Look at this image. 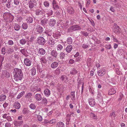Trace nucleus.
Wrapping results in <instances>:
<instances>
[{
    "label": "nucleus",
    "instance_id": "9b49d317",
    "mask_svg": "<svg viewBox=\"0 0 127 127\" xmlns=\"http://www.w3.org/2000/svg\"><path fill=\"white\" fill-rule=\"evenodd\" d=\"M56 20L54 19H50L48 22V24L50 26H53L55 24Z\"/></svg>",
    "mask_w": 127,
    "mask_h": 127
},
{
    "label": "nucleus",
    "instance_id": "5701e85b",
    "mask_svg": "<svg viewBox=\"0 0 127 127\" xmlns=\"http://www.w3.org/2000/svg\"><path fill=\"white\" fill-rule=\"evenodd\" d=\"M38 53L41 55H43L45 54V51L44 49L42 48H40L38 50Z\"/></svg>",
    "mask_w": 127,
    "mask_h": 127
},
{
    "label": "nucleus",
    "instance_id": "6e6552de",
    "mask_svg": "<svg viewBox=\"0 0 127 127\" xmlns=\"http://www.w3.org/2000/svg\"><path fill=\"white\" fill-rule=\"evenodd\" d=\"M35 29L36 32L39 33H42L44 30L43 28L39 25L37 26Z\"/></svg>",
    "mask_w": 127,
    "mask_h": 127
},
{
    "label": "nucleus",
    "instance_id": "20e7f679",
    "mask_svg": "<svg viewBox=\"0 0 127 127\" xmlns=\"http://www.w3.org/2000/svg\"><path fill=\"white\" fill-rule=\"evenodd\" d=\"M52 31L49 29H47L44 32H43L44 36V37L47 36L50 37L52 35Z\"/></svg>",
    "mask_w": 127,
    "mask_h": 127
},
{
    "label": "nucleus",
    "instance_id": "69168bd1",
    "mask_svg": "<svg viewBox=\"0 0 127 127\" xmlns=\"http://www.w3.org/2000/svg\"><path fill=\"white\" fill-rule=\"evenodd\" d=\"M110 11L113 12H114L115 11L114 9V7L113 6H111L110 7Z\"/></svg>",
    "mask_w": 127,
    "mask_h": 127
},
{
    "label": "nucleus",
    "instance_id": "de8ad7c7",
    "mask_svg": "<svg viewBox=\"0 0 127 127\" xmlns=\"http://www.w3.org/2000/svg\"><path fill=\"white\" fill-rule=\"evenodd\" d=\"M57 48L58 51H60L62 49L63 47L61 45L59 44L57 46Z\"/></svg>",
    "mask_w": 127,
    "mask_h": 127
},
{
    "label": "nucleus",
    "instance_id": "e433bc0d",
    "mask_svg": "<svg viewBox=\"0 0 127 127\" xmlns=\"http://www.w3.org/2000/svg\"><path fill=\"white\" fill-rule=\"evenodd\" d=\"M7 52L8 54H11L14 51L13 48H8L6 49Z\"/></svg>",
    "mask_w": 127,
    "mask_h": 127
},
{
    "label": "nucleus",
    "instance_id": "a18cd8bd",
    "mask_svg": "<svg viewBox=\"0 0 127 127\" xmlns=\"http://www.w3.org/2000/svg\"><path fill=\"white\" fill-rule=\"evenodd\" d=\"M20 43L22 45L25 44L26 42V41L23 38L20 41Z\"/></svg>",
    "mask_w": 127,
    "mask_h": 127
},
{
    "label": "nucleus",
    "instance_id": "3c124183",
    "mask_svg": "<svg viewBox=\"0 0 127 127\" xmlns=\"http://www.w3.org/2000/svg\"><path fill=\"white\" fill-rule=\"evenodd\" d=\"M61 73V71L59 69L57 68L55 71V74L57 75H59Z\"/></svg>",
    "mask_w": 127,
    "mask_h": 127
},
{
    "label": "nucleus",
    "instance_id": "864d4df0",
    "mask_svg": "<svg viewBox=\"0 0 127 127\" xmlns=\"http://www.w3.org/2000/svg\"><path fill=\"white\" fill-rule=\"evenodd\" d=\"M56 123V120L55 119H52L49 121V123L51 124H53Z\"/></svg>",
    "mask_w": 127,
    "mask_h": 127
},
{
    "label": "nucleus",
    "instance_id": "7ed1b4c3",
    "mask_svg": "<svg viewBox=\"0 0 127 127\" xmlns=\"http://www.w3.org/2000/svg\"><path fill=\"white\" fill-rule=\"evenodd\" d=\"M37 42L39 44L43 45L45 43V40L43 37H39L37 39Z\"/></svg>",
    "mask_w": 127,
    "mask_h": 127
},
{
    "label": "nucleus",
    "instance_id": "9d476101",
    "mask_svg": "<svg viewBox=\"0 0 127 127\" xmlns=\"http://www.w3.org/2000/svg\"><path fill=\"white\" fill-rule=\"evenodd\" d=\"M60 79L62 81L66 83L68 79V78L66 75H63L61 76Z\"/></svg>",
    "mask_w": 127,
    "mask_h": 127
},
{
    "label": "nucleus",
    "instance_id": "412c9836",
    "mask_svg": "<svg viewBox=\"0 0 127 127\" xmlns=\"http://www.w3.org/2000/svg\"><path fill=\"white\" fill-rule=\"evenodd\" d=\"M3 75L6 77L8 78L10 76L9 73L7 71L4 70L3 72Z\"/></svg>",
    "mask_w": 127,
    "mask_h": 127
},
{
    "label": "nucleus",
    "instance_id": "4468645a",
    "mask_svg": "<svg viewBox=\"0 0 127 127\" xmlns=\"http://www.w3.org/2000/svg\"><path fill=\"white\" fill-rule=\"evenodd\" d=\"M43 11L42 9L40 10V9H37L35 11V13L36 15L40 16L42 14Z\"/></svg>",
    "mask_w": 127,
    "mask_h": 127
},
{
    "label": "nucleus",
    "instance_id": "e2e57ef3",
    "mask_svg": "<svg viewBox=\"0 0 127 127\" xmlns=\"http://www.w3.org/2000/svg\"><path fill=\"white\" fill-rule=\"evenodd\" d=\"M37 118L38 120L40 121H41L42 120V117L40 115H38Z\"/></svg>",
    "mask_w": 127,
    "mask_h": 127
},
{
    "label": "nucleus",
    "instance_id": "052dcab7",
    "mask_svg": "<svg viewBox=\"0 0 127 127\" xmlns=\"http://www.w3.org/2000/svg\"><path fill=\"white\" fill-rule=\"evenodd\" d=\"M5 127H11V125L9 123H7L5 124Z\"/></svg>",
    "mask_w": 127,
    "mask_h": 127
},
{
    "label": "nucleus",
    "instance_id": "c03bdc74",
    "mask_svg": "<svg viewBox=\"0 0 127 127\" xmlns=\"http://www.w3.org/2000/svg\"><path fill=\"white\" fill-rule=\"evenodd\" d=\"M32 95V94L31 93H29L27 94L26 97L28 99H30L31 98Z\"/></svg>",
    "mask_w": 127,
    "mask_h": 127
},
{
    "label": "nucleus",
    "instance_id": "a878e982",
    "mask_svg": "<svg viewBox=\"0 0 127 127\" xmlns=\"http://www.w3.org/2000/svg\"><path fill=\"white\" fill-rule=\"evenodd\" d=\"M14 106L15 108L18 109H19L21 107L20 103L18 102H15Z\"/></svg>",
    "mask_w": 127,
    "mask_h": 127
},
{
    "label": "nucleus",
    "instance_id": "0eeeda50",
    "mask_svg": "<svg viewBox=\"0 0 127 127\" xmlns=\"http://www.w3.org/2000/svg\"><path fill=\"white\" fill-rule=\"evenodd\" d=\"M48 22V19L44 18L41 20L40 24L43 26L44 27L46 26V25L47 24Z\"/></svg>",
    "mask_w": 127,
    "mask_h": 127
},
{
    "label": "nucleus",
    "instance_id": "603ef678",
    "mask_svg": "<svg viewBox=\"0 0 127 127\" xmlns=\"http://www.w3.org/2000/svg\"><path fill=\"white\" fill-rule=\"evenodd\" d=\"M81 33L83 35L85 36H87L88 35V33L86 32L82 31L81 32Z\"/></svg>",
    "mask_w": 127,
    "mask_h": 127
},
{
    "label": "nucleus",
    "instance_id": "f3484780",
    "mask_svg": "<svg viewBox=\"0 0 127 127\" xmlns=\"http://www.w3.org/2000/svg\"><path fill=\"white\" fill-rule=\"evenodd\" d=\"M35 98L38 101L41 100L42 99L41 95L40 94H36L35 95Z\"/></svg>",
    "mask_w": 127,
    "mask_h": 127
},
{
    "label": "nucleus",
    "instance_id": "7c9ffc66",
    "mask_svg": "<svg viewBox=\"0 0 127 127\" xmlns=\"http://www.w3.org/2000/svg\"><path fill=\"white\" fill-rule=\"evenodd\" d=\"M14 30L16 31H18L20 30V27L18 24H15L14 26Z\"/></svg>",
    "mask_w": 127,
    "mask_h": 127
},
{
    "label": "nucleus",
    "instance_id": "bf43d9fd",
    "mask_svg": "<svg viewBox=\"0 0 127 127\" xmlns=\"http://www.w3.org/2000/svg\"><path fill=\"white\" fill-rule=\"evenodd\" d=\"M4 58V56L0 55V63L2 64Z\"/></svg>",
    "mask_w": 127,
    "mask_h": 127
},
{
    "label": "nucleus",
    "instance_id": "13d9d810",
    "mask_svg": "<svg viewBox=\"0 0 127 127\" xmlns=\"http://www.w3.org/2000/svg\"><path fill=\"white\" fill-rule=\"evenodd\" d=\"M119 54H121V55H122L125 52V50L123 49H121L119 50Z\"/></svg>",
    "mask_w": 127,
    "mask_h": 127
},
{
    "label": "nucleus",
    "instance_id": "aec40b11",
    "mask_svg": "<svg viewBox=\"0 0 127 127\" xmlns=\"http://www.w3.org/2000/svg\"><path fill=\"white\" fill-rule=\"evenodd\" d=\"M72 49V47L71 45H68L66 48V51L68 53H69Z\"/></svg>",
    "mask_w": 127,
    "mask_h": 127
},
{
    "label": "nucleus",
    "instance_id": "8fccbe9b",
    "mask_svg": "<svg viewBox=\"0 0 127 127\" xmlns=\"http://www.w3.org/2000/svg\"><path fill=\"white\" fill-rule=\"evenodd\" d=\"M91 58H88L87 61V65L88 66H90L91 65Z\"/></svg>",
    "mask_w": 127,
    "mask_h": 127
},
{
    "label": "nucleus",
    "instance_id": "37998d69",
    "mask_svg": "<svg viewBox=\"0 0 127 127\" xmlns=\"http://www.w3.org/2000/svg\"><path fill=\"white\" fill-rule=\"evenodd\" d=\"M25 92L23 91L19 93L18 95H17V99H19L20 98L23 96V95L25 94Z\"/></svg>",
    "mask_w": 127,
    "mask_h": 127
},
{
    "label": "nucleus",
    "instance_id": "cd10ccee",
    "mask_svg": "<svg viewBox=\"0 0 127 127\" xmlns=\"http://www.w3.org/2000/svg\"><path fill=\"white\" fill-rule=\"evenodd\" d=\"M6 96L5 95H1L0 96V101H3L6 99Z\"/></svg>",
    "mask_w": 127,
    "mask_h": 127
},
{
    "label": "nucleus",
    "instance_id": "4d7b16f0",
    "mask_svg": "<svg viewBox=\"0 0 127 127\" xmlns=\"http://www.w3.org/2000/svg\"><path fill=\"white\" fill-rule=\"evenodd\" d=\"M105 47V48L108 49H110L112 48L111 45L110 44L106 45Z\"/></svg>",
    "mask_w": 127,
    "mask_h": 127
},
{
    "label": "nucleus",
    "instance_id": "0e129e2a",
    "mask_svg": "<svg viewBox=\"0 0 127 127\" xmlns=\"http://www.w3.org/2000/svg\"><path fill=\"white\" fill-rule=\"evenodd\" d=\"M53 7L55 9H57L59 8V6L57 4L55 5H53Z\"/></svg>",
    "mask_w": 127,
    "mask_h": 127
},
{
    "label": "nucleus",
    "instance_id": "72a5a7b5",
    "mask_svg": "<svg viewBox=\"0 0 127 127\" xmlns=\"http://www.w3.org/2000/svg\"><path fill=\"white\" fill-rule=\"evenodd\" d=\"M66 41L68 44H71L72 42V40L71 37H68L66 40Z\"/></svg>",
    "mask_w": 127,
    "mask_h": 127
},
{
    "label": "nucleus",
    "instance_id": "c9c22d12",
    "mask_svg": "<svg viewBox=\"0 0 127 127\" xmlns=\"http://www.w3.org/2000/svg\"><path fill=\"white\" fill-rule=\"evenodd\" d=\"M48 43L50 45H53L55 43L54 40L52 38H50L49 40Z\"/></svg>",
    "mask_w": 127,
    "mask_h": 127
},
{
    "label": "nucleus",
    "instance_id": "a211bd4d",
    "mask_svg": "<svg viewBox=\"0 0 127 127\" xmlns=\"http://www.w3.org/2000/svg\"><path fill=\"white\" fill-rule=\"evenodd\" d=\"M45 95L47 97H48L50 94V91L48 89H45L44 92Z\"/></svg>",
    "mask_w": 127,
    "mask_h": 127
},
{
    "label": "nucleus",
    "instance_id": "1a4fd4ad",
    "mask_svg": "<svg viewBox=\"0 0 127 127\" xmlns=\"http://www.w3.org/2000/svg\"><path fill=\"white\" fill-rule=\"evenodd\" d=\"M24 64L27 66H30L32 62L29 59L26 58L24 60Z\"/></svg>",
    "mask_w": 127,
    "mask_h": 127
},
{
    "label": "nucleus",
    "instance_id": "393cba45",
    "mask_svg": "<svg viewBox=\"0 0 127 127\" xmlns=\"http://www.w3.org/2000/svg\"><path fill=\"white\" fill-rule=\"evenodd\" d=\"M67 12L70 14H72L74 13V10L71 7H69L67 8Z\"/></svg>",
    "mask_w": 127,
    "mask_h": 127
},
{
    "label": "nucleus",
    "instance_id": "423d86ee",
    "mask_svg": "<svg viewBox=\"0 0 127 127\" xmlns=\"http://www.w3.org/2000/svg\"><path fill=\"white\" fill-rule=\"evenodd\" d=\"M97 71V74L98 76H102L104 75L106 73L105 69L104 68H101V69L98 70Z\"/></svg>",
    "mask_w": 127,
    "mask_h": 127
},
{
    "label": "nucleus",
    "instance_id": "f8f14e48",
    "mask_svg": "<svg viewBox=\"0 0 127 127\" xmlns=\"http://www.w3.org/2000/svg\"><path fill=\"white\" fill-rule=\"evenodd\" d=\"M51 53L52 56L53 57L55 58H57L58 55V54L55 50H52Z\"/></svg>",
    "mask_w": 127,
    "mask_h": 127
},
{
    "label": "nucleus",
    "instance_id": "f257e3e1",
    "mask_svg": "<svg viewBox=\"0 0 127 127\" xmlns=\"http://www.w3.org/2000/svg\"><path fill=\"white\" fill-rule=\"evenodd\" d=\"M13 74L14 77L17 80H21L23 77L22 71L18 68H15L14 69Z\"/></svg>",
    "mask_w": 127,
    "mask_h": 127
},
{
    "label": "nucleus",
    "instance_id": "f03ea898",
    "mask_svg": "<svg viewBox=\"0 0 127 127\" xmlns=\"http://www.w3.org/2000/svg\"><path fill=\"white\" fill-rule=\"evenodd\" d=\"M35 0H30L29 2V8L32 9L34 6H36L37 3Z\"/></svg>",
    "mask_w": 127,
    "mask_h": 127
},
{
    "label": "nucleus",
    "instance_id": "2f4dec72",
    "mask_svg": "<svg viewBox=\"0 0 127 127\" xmlns=\"http://www.w3.org/2000/svg\"><path fill=\"white\" fill-rule=\"evenodd\" d=\"M7 52V50L5 47H3L1 49V54L3 55H5Z\"/></svg>",
    "mask_w": 127,
    "mask_h": 127
},
{
    "label": "nucleus",
    "instance_id": "774afa93",
    "mask_svg": "<svg viewBox=\"0 0 127 127\" xmlns=\"http://www.w3.org/2000/svg\"><path fill=\"white\" fill-rule=\"evenodd\" d=\"M10 2L9 1L7 2L6 4V6L8 8H10Z\"/></svg>",
    "mask_w": 127,
    "mask_h": 127
},
{
    "label": "nucleus",
    "instance_id": "4be33fe9",
    "mask_svg": "<svg viewBox=\"0 0 127 127\" xmlns=\"http://www.w3.org/2000/svg\"><path fill=\"white\" fill-rule=\"evenodd\" d=\"M64 124L61 122H58L56 124V127H64Z\"/></svg>",
    "mask_w": 127,
    "mask_h": 127
},
{
    "label": "nucleus",
    "instance_id": "c756f323",
    "mask_svg": "<svg viewBox=\"0 0 127 127\" xmlns=\"http://www.w3.org/2000/svg\"><path fill=\"white\" fill-rule=\"evenodd\" d=\"M26 20L28 23H31L32 22L33 18L31 17H29Z\"/></svg>",
    "mask_w": 127,
    "mask_h": 127
},
{
    "label": "nucleus",
    "instance_id": "09e8293b",
    "mask_svg": "<svg viewBox=\"0 0 127 127\" xmlns=\"http://www.w3.org/2000/svg\"><path fill=\"white\" fill-rule=\"evenodd\" d=\"M52 11L51 10H49L47 11L46 14L48 15V17H49L52 15Z\"/></svg>",
    "mask_w": 127,
    "mask_h": 127
},
{
    "label": "nucleus",
    "instance_id": "5fc2aeb1",
    "mask_svg": "<svg viewBox=\"0 0 127 127\" xmlns=\"http://www.w3.org/2000/svg\"><path fill=\"white\" fill-rule=\"evenodd\" d=\"M44 5L45 7L48 8L49 6V3L48 1H45L44 2Z\"/></svg>",
    "mask_w": 127,
    "mask_h": 127
},
{
    "label": "nucleus",
    "instance_id": "b1692460",
    "mask_svg": "<svg viewBox=\"0 0 127 127\" xmlns=\"http://www.w3.org/2000/svg\"><path fill=\"white\" fill-rule=\"evenodd\" d=\"M40 61L42 64H45L46 63L47 61L45 57H42L40 58Z\"/></svg>",
    "mask_w": 127,
    "mask_h": 127
},
{
    "label": "nucleus",
    "instance_id": "79ce46f5",
    "mask_svg": "<svg viewBox=\"0 0 127 127\" xmlns=\"http://www.w3.org/2000/svg\"><path fill=\"white\" fill-rule=\"evenodd\" d=\"M42 103L44 104L45 105H46L48 102L47 99L44 97L42 98Z\"/></svg>",
    "mask_w": 127,
    "mask_h": 127
},
{
    "label": "nucleus",
    "instance_id": "6ab92c4d",
    "mask_svg": "<svg viewBox=\"0 0 127 127\" xmlns=\"http://www.w3.org/2000/svg\"><path fill=\"white\" fill-rule=\"evenodd\" d=\"M23 121H14V124L16 126H20L22 125L23 123Z\"/></svg>",
    "mask_w": 127,
    "mask_h": 127
},
{
    "label": "nucleus",
    "instance_id": "473e14b6",
    "mask_svg": "<svg viewBox=\"0 0 127 127\" xmlns=\"http://www.w3.org/2000/svg\"><path fill=\"white\" fill-rule=\"evenodd\" d=\"M36 73V69L34 67H33L31 70V73L32 75H34Z\"/></svg>",
    "mask_w": 127,
    "mask_h": 127
},
{
    "label": "nucleus",
    "instance_id": "338daca9",
    "mask_svg": "<svg viewBox=\"0 0 127 127\" xmlns=\"http://www.w3.org/2000/svg\"><path fill=\"white\" fill-rule=\"evenodd\" d=\"M82 47L84 49H86L88 48V46L86 44H83L82 45Z\"/></svg>",
    "mask_w": 127,
    "mask_h": 127
},
{
    "label": "nucleus",
    "instance_id": "39448f33",
    "mask_svg": "<svg viewBox=\"0 0 127 127\" xmlns=\"http://www.w3.org/2000/svg\"><path fill=\"white\" fill-rule=\"evenodd\" d=\"M70 29L73 31L79 30L81 29V27L78 25H74L70 27Z\"/></svg>",
    "mask_w": 127,
    "mask_h": 127
},
{
    "label": "nucleus",
    "instance_id": "58836bf2",
    "mask_svg": "<svg viewBox=\"0 0 127 127\" xmlns=\"http://www.w3.org/2000/svg\"><path fill=\"white\" fill-rule=\"evenodd\" d=\"M116 116L115 114V112L113 111L112 113H111L109 115V117L112 118H115Z\"/></svg>",
    "mask_w": 127,
    "mask_h": 127
},
{
    "label": "nucleus",
    "instance_id": "a19ab883",
    "mask_svg": "<svg viewBox=\"0 0 127 127\" xmlns=\"http://www.w3.org/2000/svg\"><path fill=\"white\" fill-rule=\"evenodd\" d=\"M61 35L59 33H56L53 34V36L55 39H58L59 38Z\"/></svg>",
    "mask_w": 127,
    "mask_h": 127
},
{
    "label": "nucleus",
    "instance_id": "6e6d98bb",
    "mask_svg": "<svg viewBox=\"0 0 127 127\" xmlns=\"http://www.w3.org/2000/svg\"><path fill=\"white\" fill-rule=\"evenodd\" d=\"M65 56V54L64 53L62 52L60 54V59H63Z\"/></svg>",
    "mask_w": 127,
    "mask_h": 127
},
{
    "label": "nucleus",
    "instance_id": "680f3d73",
    "mask_svg": "<svg viewBox=\"0 0 127 127\" xmlns=\"http://www.w3.org/2000/svg\"><path fill=\"white\" fill-rule=\"evenodd\" d=\"M8 43L9 45H12L13 44V42L12 40H9L8 42Z\"/></svg>",
    "mask_w": 127,
    "mask_h": 127
},
{
    "label": "nucleus",
    "instance_id": "2eb2a0df",
    "mask_svg": "<svg viewBox=\"0 0 127 127\" xmlns=\"http://www.w3.org/2000/svg\"><path fill=\"white\" fill-rule=\"evenodd\" d=\"M89 103L91 106H94L95 103V100L92 98H90L89 100Z\"/></svg>",
    "mask_w": 127,
    "mask_h": 127
},
{
    "label": "nucleus",
    "instance_id": "f704fd0d",
    "mask_svg": "<svg viewBox=\"0 0 127 127\" xmlns=\"http://www.w3.org/2000/svg\"><path fill=\"white\" fill-rule=\"evenodd\" d=\"M78 73V71L75 70L74 68H73L70 71V74L72 75H74Z\"/></svg>",
    "mask_w": 127,
    "mask_h": 127
},
{
    "label": "nucleus",
    "instance_id": "c85d7f7f",
    "mask_svg": "<svg viewBox=\"0 0 127 127\" xmlns=\"http://www.w3.org/2000/svg\"><path fill=\"white\" fill-rule=\"evenodd\" d=\"M74 93V92H72L70 93V95H71V96H70V97L72 100H74L75 99V95Z\"/></svg>",
    "mask_w": 127,
    "mask_h": 127
},
{
    "label": "nucleus",
    "instance_id": "4c0bfd02",
    "mask_svg": "<svg viewBox=\"0 0 127 127\" xmlns=\"http://www.w3.org/2000/svg\"><path fill=\"white\" fill-rule=\"evenodd\" d=\"M28 27V24L26 23H23L22 25V28L24 30L26 29Z\"/></svg>",
    "mask_w": 127,
    "mask_h": 127
},
{
    "label": "nucleus",
    "instance_id": "49530a36",
    "mask_svg": "<svg viewBox=\"0 0 127 127\" xmlns=\"http://www.w3.org/2000/svg\"><path fill=\"white\" fill-rule=\"evenodd\" d=\"M90 115L92 118L94 119H97V116L95 115V114L93 113H91L90 114Z\"/></svg>",
    "mask_w": 127,
    "mask_h": 127
},
{
    "label": "nucleus",
    "instance_id": "bb28decb",
    "mask_svg": "<svg viewBox=\"0 0 127 127\" xmlns=\"http://www.w3.org/2000/svg\"><path fill=\"white\" fill-rule=\"evenodd\" d=\"M121 29L118 26H116L114 32L116 33H119L120 32Z\"/></svg>",
    "mask_w": 127,
    "mask_h": 127
},
{
    "label": "nucleus",
    "instance_id": "dca6fc26",
    "mask_svg": "<svg viewBox=\"0 0 127 127\" xmlns=\"http://www.w3.org/2000/svg\"><path fill=\"white\" fill-rule=\"evenodd\" d=\"M116 92V89L114 88H112L109 90L108 94L109 95H113L115 94Z\"/></svg>",
    "mask_w": 127,
    "mask_h": 127
},
{
    "label": "nucleus",
    "instance_id": "ea45409f",
    "mask_svg": "<svg viewBox=\"0 0 127 127\" xmlns=\"http://www.w3.org/2000/svg\"><path fill=\"white\" fill-rule=\"evenodd\" d=\"M29 107L31 109L34 110L36 108V106L33 103H31L29 105Z\"/></svg>",
    "mask_w": 127,
    "mask_h": 127
},
{
    "label": "nucleus",
    "instance_id": "ddd939ff",
    "mask_svg": "<svg viewBox=\"0 0 127 127\" xmlns=\"http://www.w3.org/2000/svg\"><path fill=\"white\" fill-rule=\"evenodd\" d=\"M59 63L56 62H54L51 64L50 66L52 68L55 69L57 67Z\"/></svg>",
    "mask_w": 127,
    "mask_h": 127
}]
</instances>
